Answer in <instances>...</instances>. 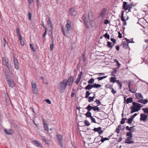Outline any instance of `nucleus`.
<instances>
[{"instance_id": "f257e3e1", "label": "nucleus", "mask_w": 148, "mask_h": 148, "mask_svg": "<svg viewBox=\"0 0 148 148\" xmlns=\"http://www.w3.org/2000/svg\"><path fill=\"white\" fill-rule=\"evenodd\" d=\"M133 106L130 108L131 109V113H133L135 112H137L140 109V108L143 107V105L141 104H138V103L133 102L132 103Z\"/></svg>"}, {"instance_id": "f03ea898", "label": "nucleus", "mask_w": 148, "mask_h": 148, "mask_svg": "<svg viewBox=\"0 0 148 148\" xmlns=\"http://www.w3.org/2000/svg\"><path fill=\"white\" fill-rule=\"evenodd\" d=\"M2 63L3 65L6 66L9 71L12 70L10 63L9 62L8 59L5 57L2 58Z\"/></svg>"}, {"instance_id": "7ed1b4c3", "label": "nucleus", "mask_w": 148, "mask_h": 148, "mask_svg": "<svg viewBox=\"0 0 148 148\" xmlns=\"http://www.w3.org/2000/svg\"><path fill=\"white\" fill-rule=\"evenodd\" d=\"M60 85L58 86L60 87V90L62 92H63L64 91L67 85V82H66V79H64L60 82Z\"/></svg>"}, {"instance_id": "20e7f679", "label": "nucleus", "mask_w": 148, "mask_h": 148, "mask_svg": "<svg viewBox=\"0 0 148 148\" xmlns=\"http://www.w3.org/2000/svg\"><path fill=\"white\" fill-rule=\"evenodd\" d=\"M48 19L47 20V24L49 26H50L51 27V29L49 30V32H51V35L50 37L51 38L52 42H53V26L51 23V20L49 16H47V19Z\"/></svg>"}, {"instance_id": "39448f33", "label": "nucleus", "mask_w": 148, "mask_h": 148, "mask_svg": "<svg viewBox=\"0 0 148 148\" xmlns=\"http://www.w3.org/2000/svg\"><path fill=\"white\" fill-rule=\"evenodd\" d=\"M86 15L85 14H84L82 16V19L85 25H86V27L88 28L89 27V26L88 25L87 23L90 21L89 14H88V18H87L86 17Z\"/></svg>"}, {"instance_id": "423d86ee", "label": "nucleus", "mask_w": 148, "mask_h": 148, "mask_svg": "<svg viewBox=\"0 0 148 148\" xmlns=\"http://www.w3.org/2000/svg\"><path fill=\"white\" fill-rule=\"evenodd\" d=\"M71 28V21L68 20L67 21V23L65 25V32L66 33H69Z\"/></svg>"}, {"instance_id": "0eeeda50", "label": "nucleus", "mask_w": 148, "mask_h": 148, "mask_svg": "<svg viewBox=\"0 0 148 148\" xmlns=\"http://www.w3.org/2000/svg\"><path fill=\"white\" fill-rule=\"evenodd\" d=\"M74 81V77L72 76H70L68 79L66 80V82H67V84H68L69 86H72Z\"/></svg>"}, {"instance_id": "6e6552de", "label": "nucleus", "mask_w": 148, "mask_h": 148, "mask_svg": "<svg viewBox=\"0 0 148 148\" xmlns=\"http://www.w3.org/2000/svg\"><path fill=\"white\" fill-rule=\"evenodd\" d=\"M147 114L143 113H141L140 114V121H143V122H145L147 120Z\"/></svg>"}, {"instance_id": "1a4fd4ad", "label": "nucleus", "mask_w": 148, "mask_h": 148, "mask_svg": "<svg viewBox=\"0 0 148 148\" xmlns=\"http://www.w3.org/2000/svg\"><path fill=\"white\" fill-rule=\"evenodd\" d=\"M13 58L14 67L16 69H19V66L18 60L16 58H15L14 56H13Z\"/></svg>"}, {"instance_id": "9d476101", "label": "nucleus", "mask_w": 148, "mask_h": 148, "mask_svg": "<svg viewBox=\"0 0 148 148\" xmlns=\"http://www.w3.org/2000/svg\"><path fill=\"white\" fill-rule=\"evenodd\" d=\"M88 106L89 108V109H90V110H92L94 111H100V109L99 108V107H98V106H96L93 107L92 106H91L90 104H89L88 105Z\"/></svg>"}, {"instance_id": "9b49d317", "label": "nucleus", "mask_w": 148, "mask_h": 148, "mask_svg": "<svg viewBox=\"0 0 148 148\" xmlns=\"http://www.w3.org/2000/svg\"><path fill=\"white\" fill-rule=\"evenodd\" d=\"M126 129L129 130V132H127L126 134V136H128L127 139L125 140V143H127L128 144H130V127L128 126H127L126 127Z\"/></svg>"}, {"instance_id": "f8f14e48", "label": "nucleus", "mask_w": 148, "mask_h": 148, "mask_svg": "<svg viewBox=\"0 0 148 148\" xmlns=\"http://www.w3.org/2000/svg\"><path fill=\"white\" fill-rule=\"evenodd\" d=\"M69 13L71 15L74 16H75L77 14V12L74 8H71L70 9L69 11Z\"/></svg>"}, {"instance_id": "ddd939ff", "label": "nucleus", "mask_w": 148, "mask_h": 148, "mask_svg": "<svg viewBox=\"0 0 148 148\" xmlns=\"http://www.w3.org/2000/svg\"><path fill=\"white\" fill-rule=\"evenodd\" d=\"M6 80L10 87L13 88L15 86V83L13 81L9 79H8Z\"/></svg>"}, {"instance_id": "4468645a", "label": "nucleus", "mask_w": 148, "mask_h": 148, "mask_svg": "<svg viewBox=\"0 0 148 148\" xmlns=\"http://www.w3.org/2000/svg\"><path fill=\"white\" fill-rule=\"evenodd\" d=\"M102 128L101 127H98L97 128L95 127L93 130L95 132H97L99 135H100L103 132V130H101Z\"/></svg>"}, {"instance_id": "2eb2a0df", "label": "nucleus", "mask_w": 148, "mask_h": 148, "mask_svg": "<svg viewBox=\"0 0 148 148\" xmlns=\"http://www.w3.org/2000/svg\"><path fill=\"white\" fill-rule=\"evenodd\" d=\"M123 8L125 11H128L127 12H130V5L127 4L126 2H123Z\"/></svg>"}, {"instance_id": "dca6fc26", "label": "nucleus", "mask_w": 148, "mask_h": 148, "mask_svg": "<svg viewBox=\"0 0 148 148\" xmlns=\"http://www.w3.org/2000/svg\"><path fill=\"white\" fill-rule=\"evenodd\" d=\"M85 109H87L88 110L87 112L85 114L86 116V117L90 118L92 116L91 113L90 112L91 110L89 109V108L88 107V106Z\"/></svg>"}, {"instance_id": "f3484780", "label": "nucleus", "mask_w": 148, "mask_h": 148, "mask_svg": "<svg viewBox=\"0 0 148 148\" xmlns=\"http://www.w3.org/2000/svg\"><path fill=\"white\" fill-rule=\"evenodd\" d=\"M106 9L105 8H103L101 10L100 14L99 15V17H103L106 13Z\"/></svg>"}, {"instance_id": "a211bd4d", "label": "nucleus", "mask_w": 148, "mask_h": 148, "mask_svg": "<svg viewBox=\"0 0 148 148\" xmlns=\"http://www.w3.org/2000/svg\"><path fill=\"white\" fill-rule=\"evenodd\" d=\"M32 143L37 147H39L40 146H42L40 143L37 140H33L32 141Z\"/></svg>"}, {"instance_id": "6ab92c4d", "label": "nucleus", "mask_w": 148, "mask_h": 148, "mask_svg": "<svg viewBox=\"0 0 148 148\" xmlns=\"http://www.w3.org/2000/svg\"><path fill=\"white\" fill-rule=\"evenodd\" d=\"M89 50V48L87 47H85V51L83 52L82 55V57L83 58V61L84 62L85 61V56L86 55V51H88V50Z\"/></svg>"}, {"instance_id": "aec40b11", "label": "nucleus", "mask_w": 148, "mask_h": 148, "mask_svg": "<svg viewBox=\"0 0 148 148\" xmlns=\"http://www.w3.org/2000/svg\"><path fill=\"white\" fill-rule=\"evenodd\" d=\"M130 40L125 38V40L123 41V45L124 46H127Z\"/></svg>"}, {"instance_id": "412c9836", "label": "nucleus", "mask_w": 148, "mask_h": 148, "mask_svg": "<svg viewBox=\"0 0 148 148\" xmlns=\"http://www.w3.org/2000/svg\"><path fill=\"white\" fill-rule=\"evenodd\" d=\"M4 132L7 134H12L13 133V130L11 129H9L8 130L5 129Z\"/></svg>"}, {"instance_id": "4be33fe9", "label": "nucleus", "mask_w": 148, "mask_h": 148, "mask_svg": "<svg viewBox=\"0 0 148 148\" xmlns=\"http://www.w3.org/2000/svg\"><path fill=\"white\" fill-rule=\"evenodd\" d=\"M92 88H93V85L89 84L84 88L86 90H90Z\"/></svg>"}, {"instance_id": "5701e85b", "label": "nucleus", "mask_w": 148, "mask_h": 148, "mask_svg": "<svg viewBox=\"0 0 148 148\" xmlns=\"http://www.w3.org/2000/svg\"><path fill=\"white\" fill-rule=\"evenodd\" d=\"M138 101L141 103H143L144 104H146L148 102V101L147 99L144 100L143 99H139L138 100Z\"/></svg>"}, {"instance_id": "b1692460", "label": "nucleus", "mask_w": 148, "mask_h": 148, "mask_svg": "<svg viewBox=\"0 0 148 148\" xmlns=\"http://www.w3.org/2000/svg\"><path fill=\"white\" fill-rule=\"evenodd\" d=\"M135 96L136 98L138 99H143V97L140 94L138 93H136L135 94Z\"/></svg>"}, {"instance_id": "393cba45", "label": "nucleus", "mask_w": 148, "mask_h": 148, "mask_svg": "<svg viewBox=\"0 0 148 148\" xmlns=\"http://www.w3.org/2000/svg\"><path fill=\"white\" fill-rule=\"evenodd\" d=\"M57 137L59 141V142L61 143L62 142V136L60 134L57 135Z\"/></svg>"}, {"instance_id": "a878e982", "label": "nucleus", "mask_w": 148, "mask_h": 148, "mask_svg": "<svg viewBox=\"0 0 148 148\" xmlns=\"http://www.w3.org/2000/svg\"><path fill=\"white\" fill-rule=\"evenodd\" d=\"M116 82L117 84L119 86V89H121L122 86V84L121 82H120V81L118 80H116Z\"/></svg>"}, {"instance_id": "bb28decb", "label": "nucleus", "mask_w": 148, "mask_h": 148, "mask_svg": "<svg viewBox=\"0 0 148 148\" xmlns=\"http://www.w3.org/2000/svg\"><path fill=\"white\" fill-rule=\"evenodd\" d=\"M137 113H135L132 116L130 117V124L132 123V121L133 120L134 118L137 115Z\"/></svg>"}, {"instance_id": "cd10ccee", "label": "nucleus", "mask_w": 148, "mask_h": 148, "mask_svg": "<svg viewBox=\"0 0 148 148\" xmlns=\"http://www.w3.org/2000/svg\"><path fill=\"white\" fill-rule=\"evenodd\" d=\"M93 88H99L101 87V85L100 84H97L95 83L93 84Z\"/></svg>"}, {"instance_id": "c85d7f7f", "label": "nucleus", "mask_w": 148, "mask_h": 148, "mask_svg": "<svg viewBox=\"0 0 148 148\" xmlns=\"http://www.w3.org/2000/svg\"><path fill=\"white\" fill-rule=\"evenodd\" d=\"M43 126L44 129L46 131H48L49 130L48 125H47V123L43 124Z\"/></svg>"}, {"instance_id": "c756f323", "label": "nucleus", "mask_w": 148, "mask_h": 148, "mask_svg": "<svg viewBox=\"0 0 148 148\" xmlns=\"http://www.w3.org/2000/svg\"><path fill=\"white\" fill-rule=\"evenodd\" d=\"M4 72L5 75L6 77V79H9V77L10 76L9 73L8 71H5Z\"/></svg>"}, {"instance_id": "7c9ffc66", "label": "nucleus", "mask_w": 148, "mask_h": 148, "mask_svg": "<svg viewBox=\"0 0 148 148\" xmlns=\"http://www.w3.org/2000/svg\"><path fill=\"white\" fill-rule=\"evenodd\" d=\"M116 78L115 77H111L110 78V82L114 83L116 82Z\"/></svg>"}, {"instance_id": "2f4dec72", "label": "nucleus", "mask_w": 148, "mask_h": 148, "mask_svg": "<svg viewBox=\"0 0 148 148\" xmlns=\"http://www.w3.org/2000/svg\"><path fill=\"white\" fill-rule=\"evenodd\" d=\"M32 89L37 88L36 83L35 82H34L33 81H32Z\"/></svg>"}, {"instance_id": "473e14b6", "label": "nucleus", "mask_w": 148, "mask_h": 148, "mask_svg": "<svg viewBox=\"0 0 148 148\" xmlns=\"http://www.w3.org/2000/svg\"><path fill=\"white\" fill-rule=\"evenodd\" d=\"M99 137H100L101 138V139L100 140V141L102 143H103L105 141V140L104 139V138H103V136H97L96 138H95V140L96 139H98V138H99Z\"/></svg>"}, {"instance_id": "72a5a7b5", "label": "nucleus", "mask_w": 148, "mask_h": 148, "mask_svg": "<svg viewBox=\"0 0 148 148\" xmlns=\"http://www.w3.org/2000/svg\"><path fill=\"white\" fill-rule=\"evenodd\" d=\"M94 82V79L93 78H91L89 80H88V83L89 84H93Z\"/></svg>"}, {"instance_id": "f704fd0d", "label": "nucleus", "mask_w": 148, "mask_h": 148, "mask_svg": "<svg viewBox=\"0 0 148 148\" xmlns=\"http://www.w3.org/2000/svg\"><path fill=\"white\" fill-rule=\"evenodd\" d=\"M91 93H90L88 91H86V95L85 97L86 98H87L89 97V96L90 94Z\"/></svg>"}, {"instance_id": "c9c22d12", "label": "nucleus", "mask_w": 148, "mask_h": 148, "mask_svg": "<svg viewBox=\"0 0 148 148\" xmlns=\"http://www.w3.org/2000/svg\"><path fill=\"white\" fill-rule=\"evenodd\" d=\"M142 110L145 113L148 114V107L143 108Z\"/></svg>"}, {"instance_id": "e433bc0d", "label": "nucleus", "mask_w": 148, "mask_h": 148, "mask_svg": "<svg viewBox=\"0 0 148 148\" xmlns=\"http://www.w3.org/2000/svg\"><path fill=\"white\" fill-rule=\"evenodd\" d=\"M88 101L89 102H90L92 101H94V97H88Z\"/></svg>"}, {"instance_id": "4c0bfd02", "label": "nucleus", "mask_w": 148, "mask_h": 148, "mask_svg": "<svg viewBox=\"0 0 148 148\" xmlns=\"http://www.w3.org/2000/svg\"><path fill=\"white\" fill-rule=\"evenodd\" d=\"M107 77V76H104L101 77H99L97 78V79L98 80H101L103 79L106 78Z\"/></svg>"}, {"instance_id": "58836bf2", "label": "nucleus", "mask_w": 148, "mask_h": 148, "mask_svg": "<svg viewBox=\"0 0 148 148\" xmlns=\"http://www.w3.org/2000/svg\"><path fill=\"white\" fill-rule=\"evenodd\" d=\"M123 11H122V14L121 15V20L123 21H126L125 17H124L123 16Z\"/></svg>"}, {"instance_id": "ea45409f", "label": "nucleus", "mask_w": 148, "mask_h": 148, "mask_svg": "<svg viewBox=\"0 0 148 148\" xmlns=\"http://www.w3.org/2000/svg\"><path fill=\"white\" fill-rule=\"evenodd\" d=\"M32 92L34 94H36L38 92L37 88L32 89Z\"/></svg>"}, {"instance_id": "a19ab883", "label": "nucleus", "mask_w": 148, "mask_h": 148, "mask_svg": "<svg viewBox=\"0 0 148 148\" xmlns=\"http://www.w3.org/2000/svg\"><path fill=\"white\" fill-rule=\"evenodd\" d=\"M84 123L85 125L86 126H89L90 124L89 123L88 121L86 120L84 121Z\"/></svg>"}, {"instance_id": "79ce46f5", "label": "nucleus", "mask_w": 148, "mask_h": 148, "mask_svg": "<svg viewBox=\"0 0 148 148\" xmlns=\"http://www.w3.org/2000/svg\"><path fill=\"white\" fill-rule=\"evenodd\" d=\"M95 102L98 105V106L99 105H101L100 101L99 100H98L97 99L96 100H95Z\"/></svg>"}, {"instance_id": "37998d69", "label": "nucleus", "mask_w": 148, "mask_h": 148, "mask_svg": "<svg viewBox=\"0 0 148 148\" xmlns=\"http://www.w3.org/2000/svg\"><path fill=\"white\" fill-rule=\"evenodd\" d=\"M105 87L108 88H110L111 89L112 88V86L109 84H106L105 86Z\"/></svg>"}, {"instance_id": "c03bdc74", "label": "nucleus", "mask_w": 148, "mask_h": 148, "mask_svg": "<svg viewBox=\"0 0 148 148\" xmlns=\"http://www.w3.org/2000/svg\"><path fill=\"white\" fill-rule=\"evenodd\" d=\"M126 119H127L126 118H122V119L121 120L120 122L121 124H123L125 123V120H126Z\"/></svg>"}, {"instance_id": "a18cd8bd", "label": "nucleus", "mask_w": 148, "mask_h": 148, "mask_svg": "<svg viewBox=\"0 0 148 148\" xmlns=\"http://www.w3.org/2000/svg\"><path fill=\"white\" fill-rule=\"evenodd\" d=\"M104 36L106 38H107L108 39H110V36L107 33H106L104 35Z\"/></svg>"}, {"instance_id": "49530a36", "label": "nucleus", "mask_w": 148, "mask_h": 148, "mask_svg": "<svg viewBox=\"0 0 148 148\" xmlns=\"http://www.w3.org/2000/svg\"><path fill=\"white\" fill-rule=\"evenodd\" d=\"M136 90L135 88H133L130 89V92L132 93H135L136 91Z\"/></svg>"}, {"instance_id": "de8ad7c7", "label": "nucleus", "mask_w": 148, "mask_h": 148, "mask_svg": "<svg viewBox=\"0 0 148 148\" xmlns=\"http://www.w3.org/2000/svg\"><path fill=\"white\" fill-rule=\"evenodd\" d=\"M3 45L4 46H6L8 45V44L7 42V41L5 38H3Z\"/></svg>"}, {"instance_id": "09e8293b", "label": "nucleus", "mask_w": 148, "mask_h": 148, "mask_svg": "<svg viewBox=\"0 0 148 148\" xmlns=\"http://www.w3.org/2000/svg\"><path fill=\"white\" fill-rule=\"evenodd\" d=\"M135 126L130 127V131H131V132H133L135 130Z\"/></svg>"}, {"instance_id": "8fccbe9b", "label": "nucleus", "mask_w": 148, "mask_h": 148, "mask_svg": "<svg viewBox=\"0 0 148 148\" xmlns=\"http://www.w3.org/2000/svg\"><path fill=\"white\" fill-rule=\"evenodd\" d=\"M92 121L94 123H97V122H96L95 121V118H93V117L92 116L90 118Z\"/></svg>"}, {"instance_id": "3c124183", "label": "nucleus", "mask_w": 148, "mask_h": 148, "mask_svg": "<svg viewBox=\"0 0 148 148\" xmlns=\"http://www.w3.org/2000/svg\"><path fill=\"white\" fill-rule=\"evenodd\" d=\"M45 32L43 34L42 37H43V38H45V36L47 34V29H45Z\"/></svg>"}, {"instance_id": "603ef678", "label": "nucleus", "mask_w": 148, "mask_h": 148, "mask_svg": "<svg viewBox=\"0 0 148 148\" xmlns=\"http://www.w3.org/2000/svg\"><path fill=\"white\" fill-rule=\"evenodd\" d=\"M16 32L17 35L20 34L19 29L18 28H17L16 29Z\"/></svg>"}, {"instance_id": "864d4df0", "label": "nucleus", "mask_w": 148, "mask_h": 148, "mask_svg": "<svg viewBox=\"0 0 148 148\" xmlns=\"http://www.w3.org/2000/svg\"><path fill=\"white\" fill-rule=\"evenodd\" d=\"M45 101H46L47 103L50 104L51 103V102L50 100L49 99H47L45 100Z\"/></svg>"}, {"instance_id": "5fc2aeb1", "label": "nucleus", "mask_w": 148, "mask_h": 148, "mask_svg": "<svg viewBox=\"0 0 148 148\" xmlns=\"http://www.w3.org/2000/svg\"><path fill=\"white\" fill-rule=\"evenodd\" d=\"M32 14L30 12H29L28 14V16L29 18V19L30 20L32 18Z\"/></svg>"}, {"instance_id": "6e6d98bb", "label": "nucleus", "mask_w": 148, "mask_h": 148, "mask_svg": "<svg viewBox=\"0 0 148 148\" xmlns=\"http://www.w3.org/2000/svg\"><path fill=\"white\" fill-rule=\"evenodd\" d=\"M125 104H128L130 103V97L127 98L125 102H124Z\"/></svg>"}, {"instance_id": "4d7b16f0", "label": "nucleus", "mask_w": 148, "mask_h": 148, "mask_svg": "<svg viewBox=\"0 0 148 148\" xmlns=\"http://www.w3.org/2000/svg\"><path fill=\"white\" fill-rule=\"evenodd\" d=\"M110 22L107 19L105 20L104 21V23L106 24H109Z\"/></svg>"}, {"instance_id": "13d9d810", "label": "nucleus", "mask_w": 148, "mask_h": 148, "mask_svg": "<svg viewBox=\"0 0 148 148\" xmlns=\"http://www.w3.org/2000/svg\"><path fill=\"white\" fill-rule=\"evenodd\" d=\"M42 27H43V28L45 29H47V28L45 26V25L44 24V23L43 22V21L42 22Z\"/></svg>"}, {"instance_id": "bf43d9fd", "label": "nucleus", "mask_w": 148, "mask_h": 148, "mask_svg": "<svg viewBox=\"0 0 148 148\" xmlns=\"http://www.w3.org/2000/svg\"><path fill=\"white\" fill-rule=\"evenodd\" d=\"M111 89L112 90V92L113 93L114 95L116 93V91L114 89L113 87Z\"/></svg>"}, {"instance_id": "052dcab7", "label": "nucleus", "mask_w": 148, "mask_h": 148, "mask_svg": "<svg viewBox=\"0 0 148 148\" xmlns=\"http://www.w3.org/2000/svg\"><path fill=\"white\" fill-rule=\"evenodd\" d=\"M80 79H79V78H77V79H76V80L75 81V83L77 84H78L79 83V82L80 81Z\"/></svg>"}, {"instance_id": "680f3d73", "label": "nucleus", "mask_w": 148, "mask_h": 148, "mask_svg": "<svg viewBox=\"0 0 148 148\" xmlns=\"http://www.w3.org/2000/svg\"><path fill=\"white\" fill-rule=\"evenodd\" d=\"M20 42L21 45L22 46H23L24 45V43L23 41L22 40H20Z\"/></svg>"}, {"instance_id": "e2e57ef3", "label": "nucleus", "mask_w": 148, "mask_h": 148, "mask_svg": "<svg viewBox=\"0 0 148 148\" xmlns=\"http://www.w3.org/2000/svg\"><path fill=\"white\" fill-rule=\"evenodd\" d=\"M111 40L112 42L114 44H115L116 42V40L114 38H111Z\"/></svg>"}, {"instance_id": "0e129e2a", "label": "nucleus", "mask_w": 148, "mask_h": 148, "mask_svg": "<svg viewBox=\"0 0 148 148\" xmlns=\"http://www.w3.org/2000/svg\"><path fill=\"white\" fill-rule=\"evenodd\" d=\"M107 43H108V45H107L108 46H113V45H111V43L110 42H107Z\"/></svg>"}, {"instance_id": "69168bd1", "label": "nucleus", "mask_w": 148, "mask_h": 148, "mask_svg": "<svg viewBox=\"0 0 148 148\" xmlns=\"http://www.w3.org/2000/svg\"><path fill=\"white\" fill-rule=\"evenodd\" d=\"M100 115H106V114L103 111H101V112L100 113Z\"/></svg>"}, {"instance_id": "338daca9", "label": "nucleus", "mask_w": 148, "mask_h": 148, "mask_svg": "<svg viewBox=\"0 0 148 148\" xmlns=\"http://www.w3.org/2000/svg\"><path fill=\"white\" fill-rule=\"evenodd\" d=\"M17 35L19 36V40H22V37L21 34Z\"/></svg>"}, {"instance_id": "774afa93", "label": "nucleus", "mask_w": 148, "mask_h": 148, "mask_svg": "<svg viewBox=\"0 0 148 148\" xmlns=\"http://www.w3.org/2000/svg\"><path fill=\"white\" fill-rule=\"evenodd\" d=\"M120 130L119 129L117 128L116 129V132H117V134H119V132L120 131Z\"/></svg>"}]
</instances>
